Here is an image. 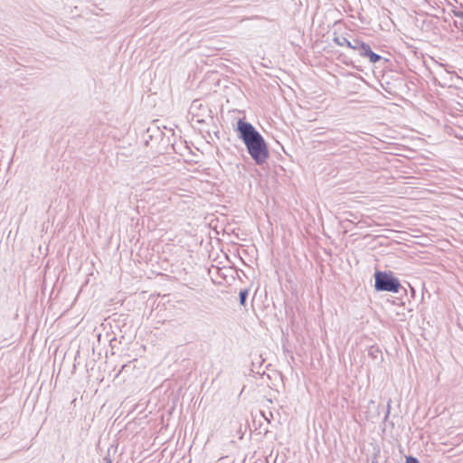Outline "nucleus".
I'll return each instance as SVG.
<instances>
[{
	"mask_svg": "<svg viewBox=\"0 0 463 463\" xmlns=\"http://www.w3.org/2000/svg\"><path fill=\"white\" fill-rule=\"evenodd\" d=\"M235 132L246 146L247 152L258 165H261L269 157L268 145L256 128L244 118L237 120Z\"/></svg>",
	"mask_w": 463,
	"mask_h": 463,
	"instance_id": "nucleus-1",
	"label": "nucleus"
},
{
	"mask_svg": "<svg viewBox=\"0 0 463 463\" xmlns=\"http://www.w3.org/2000/svg\"><path fill=\"white\" fill-rule=\"evenodd\" d=\"M402 285L392 271L376 270L374 272V289L378 292L398 293Z\"/></svg>",
	"mask_w": 463,
	"mask_h": 463,
	"instance_id": "nucleus-2",
	"label": "nucleus"
},
{
	"mask_svg": "<svg viewBox=\"0 0 463 463\" xmlns=\"http://www.w3.org/2000/svg\"><path fill=\"white\" fill-rule=\"evenodd\" d=\"M369 44L365 43L358 38H352L350 41L349 48L356 51L360 56L364 53V49H367Z\"/></svg>",
	"mask_w": 463,
	"mask_h": 463,
	"instance_id": "nucleus-3",
	"label": "nucleus"
},
{
	"mask_svg": "<svg viewBox=\"0 0 463 463\" xmlns=\"http://www.w3.org/2000/svg\"><path fill=\"white\" fill-rule=\"evenodd\" d=\"M367 353H368V356L371 357L377 364H380L383 362V353L377 345L369 346Z\"/></svg>",
	"mask_w": 463,
	"mask_h": 463,
	"instance_id": "nucleus-4",
	"label": "nucleus"
},
{
	"mask_svg": "<svg viewBox=\"0 0 463 463\" xmlns=\"http://www.w3.org/2000/svg\"><path fill=\"white\" fill-rule=\"evenodd\" d=\"M362 57L368 58V60L371 63H376L383 59V57L381 55H379L372 51L370 45L368 46L367 49H364V53L363 54Z\"/></svg>",
	"mask_w": 463,
	"mask_h": 463,
	"instance_id": "nucleus-5",
	"label": "nucleus"
},
{
	"mask_svg": "<svg viewBox=\"0 0 463 463\" xmlns=\"http://www.w3.org/2000/svg\"><path fill=\"white\" fill-rule=\"evenodd\" d=\"M454 26L463 32V12H456L454 18Z\"/></svg>",
	"mask_w": 463,
	"mask_h": 463,
	"instance_id": "nucleus-6",
	"label": "nucleus"
},
{
	"mask_svg": "<svg viewBox=\"0 0 463 463\" xmlns=\"http://www.w3.org/2000/svg\"><path fill=\"white\" fill-rule=\"evenodd\" d=\"M333 41L339 46H347L349 48L350 41L344 35L335 36Z\"/></svg>",
	"mask_w": 463,
	"mask_h": 463,
	"instance_id": "nucleus-7",
	"label": "nucleus"
},
{
	"mask_svg": "<svg viewBox=\"0 0 463 463\" xmlns=\"http://www.w3.org/2000/svg\"><path fill=\"white\" fill-rule=\"evenodd\" d=\"M248 295H249V290L248 289H241L240 291L239 298H240V304L241 306H245L246 305V300H247Z\"/></svg>",
	"mask_w": 463,
	"mask_h": 463,
	"instance_id": "nucleus-8",
	"label": "nucleus"
},
{
	"mask_svg": "<svg viewBox=\"0 0 463 463\" xmlns=\"http://www.w3.org/2000/svg\"><path fill=\"white\" fill-rule=\"evenodd\" d=\"M405 463H420V460L413 456H407L405 459Z\"/></svg>",
	"mask_w": 463,
	"mask_h": 463,
	"instance_id": "nucleus-9",
	"label": "nucleus"
},
{
	"mask_svg": "<svg viewBox=\"0 0 463 463\" xmlns=\"http://www.w3.org/2000/svg\"><path fill=\"white\" fill-rule=\"evenodd\" d=\"M333 140L335 143H342V142H344L345 140V136L343 133H341L337 137L333 138Z\"/></svg>",
	"mask_w": 463,
	"mask_h": 463,
	"instance_id": "nucleus-10",
	"label": "nucleus"
},
{
	"mask_svg": "<svg viewBox=\"0 0 463 463\" xmlns=\"http://www.w3.org/2000/svg\"><path fill=\"white\" fill-rule=\"evenodd\" d=\"M391 399L388 401L387 402V406H386V412H385V416H384V421H386L389 418V415H390V411H391Z\"/></svg>",
	"mask_w": 463,
	"mask_h": 463,
	"instance_id": "nucleus-11",
	"label": "nucleus"
},
{
	"mask_svg": "<svg viewBox=\"0 0 463 463\" xmlns=\"http://www.w3.org/2000/svg\"><path fill=\"white\" fill-rule=\"evenodd\" d=\"M150 131H152V128H148L147 133H149ZM153 131H155L157 134L158 137H161L163 135V133L158 128H155V129H153Z\"/></svg>",
	"mask_w": 463,
	"mask_h": 463,
	"instance_id": "nucleus-12",
	"label": "nucleus"
},
{
	"mask_svg": "<svg viewBox=\"0 0 463 463\" xmlns=\"http://www.w3.org/2000/svg\"><path fill=\"white\" fill-rule=\"evenodd\" d=\"M104 460L106 461V463H111V459L109 457H105Z\"/></svg>",
	"mask_w": 463,
	"mask_h": 463,
	"instance_id": "nucleus-13",
	"label": "nucleus"
},
{
	"mask_svg": "<svg viewBox=\"0 0 463 463\" xmlns=\"http://www.w3.org/2000/svg\"><path fill=\"white\" fill-rule=\"evenodd\" d=\"M196 122H197V123H204V120H203V119H200V118H198V119H196Z\"/></svg>",
	"mask_w": 463,
	"mask_h": 463,
	"instance_id": "nucleus-14",
	"label": "nucleus"
},
{
	"mask_svg": "<svg viewBox=\"0 0 463 463\" xmlns=\"http://www.w3.org/2000/svg\"><path fill=\"white\" fill-rule=\"evenodd\" d=\"M381 87H383V89H384V90L388 91L389 93H391L390 90H387V88H385V86H383V84H381Z\"/></svg>",
	"mask_w": 463,
	"mask_h": 463,
	"instance_id": "nucleus-15",
	"label": "nucleus"
},
{
	"mask_svg": "<svg viewBox=\"0 0 463 463\" xmlns=\"http://www.w3.org/2000/svg\"><path fill=\"white\" fill-rule=\"evenodd\" d=\"M381 87H383V89H384V90L388 91L389 93H391L390 90H387V88H385V86H383V84H381Z\"/></svg>",
	"mask_w": 463,
	"mask_h": 463,
	"instance_id": "nucleus-16",
	"label": "nucleus"
},
{
	"mask_svg": "<svg viewBox=\"0 0 463 463\" xmlns=\"http://www.w3.org/2000/svg\"><path fill=\"white\" fill-rule=\"evenodd\" d=\"M381 87H383V89H384V90L388 91L389 93H391L390 90H387V88H385V86H383V84H381Z\"/></svg>",
	"mask_w": 463,
	"mask_h": 463,
	"instance_id": "nucleus-17",
	"label": "nucleus"
},
{
	"mask_svg": "<svg viewBox=\"0 0 463 463\" xmlns=\"http://www.w3.org/2000/svg\"><path fill=\"white\" fill-rule=\"evenodd\" d=\"M321 134H322V133L317 132V133H316V134H315V136H319V135H321Z\"/></svg>",
	"mask_w": 463,
	"mask_h": 463,
	"instance_id": "nucleus-18",
	"label": "nucleus"
}]
</instances>
